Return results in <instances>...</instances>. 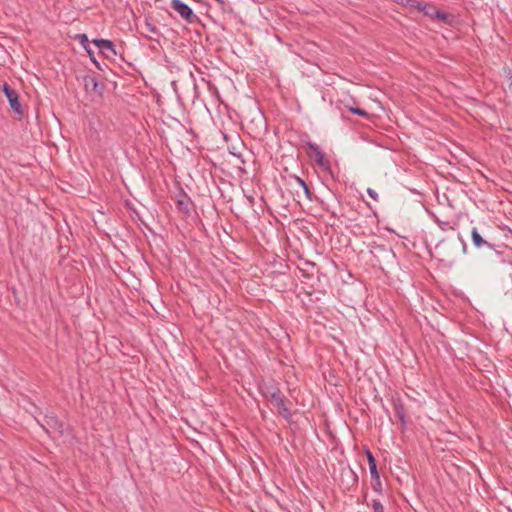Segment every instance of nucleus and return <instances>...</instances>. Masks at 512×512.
<instances>
[{
    "label": "nucleus",
    "mask_w": 512,
    "mask_h": 512,
    "mask_svg": "<svg viewBox=\"0 0 512 512\" xmlns=\"http://www.w3.org/2000/svg\"><path fill=\"white\" fill-rule=\"evenodd\" d=\"M307 147H308V156L310 158H312L315 163L323 170L325 171H328L330 170L331 168V163L330 161L327 159L326 155L324 154V152H322V150L319 148V146L315 143H312V142H308L307 144Z\"/></svg>",
    "instance_id": "obj_1"
},
{
    "label": "nucleus",
    "mask_w": 512,
    "mask_h": 512,
    "mask_svg": "<svg viewBox=\"0 0 512 512\" xmlns=\"http://www.w3.org/2000/svg\"><path fill=\"white\" fill-rule=\"evenodd\" d=\"M2 90L6 96L13 112L16 113L20 117L23 116V110H22V106L20 104L19 96H18L17 92L6 82L3 83Z\"/></svg>",
    "instance_id": "obj_2"
},
{
    "label": "nucleus",
    "mask_w": 512,
    "mask_h": 512,
    "mask_svg": "<svg viewBox=\"0 0 512 512\" xmlns=\"http://www.w3.org/2000/svg\"><path fill=\"white\" fill-rule=\"evenodd\" d=\"M171 8L188 23H193L197 20V16L193 13L192 9L181 0H172Z\"/></svg>",
    "instance_id": "obj_3"
},
{
    "label": "nucleus",
    "mask_w": 512,
    "mask_h": 512,
    "mask_svg": "<svg viewBox=\"0 0 512 512\" xmlns=\"http://www.w3.org/2000/svg\"><path fill=\"white\" fill-rule=\"evenodd\" d=\"M98 53L109 61H115L118 56L114 42L107 39H98Z\"/></svg>",
    "instance_id": "obj_4"
},
{
    "label": "nucleus",
    "mask_w": 512,
    "mask_h": 512,
    "mask_svg": "<svg viewBox=\"0 0 512 512\" xmlns=\"http://www.w3.org/2000/svg\"><path fill=\"white\" fill-rule=\"evenodd\" d=\"M268 401L273 405V407L281 416L284 418H288L290 416V411L286 407L284 398L279 391L271 393V395L268 397Z\"/></svg>",
    "instance_id": "obj_5"
},
{
    "label": "nucleus",
    "mask_w": 512,
    "mask_h": 512,
    "mask_svg": "<svg viewBox=\"0 0 512 512\" xmlns=\"http://www.w3.org/2000/svg\"><path fill=\"white\" fill-rule=\"evenodd\" d=\"M290 185L293 186V184H296L298 186V188L301 190V192L304 194V196L308 199V200H311L312 199V193L308 187V185L305 183V181L303 179H301L300 177L296 176V175H291L290 176V182H289Z\"/></svg>",
    "instance_id": "obj_6"
},
{
    "label": "nucleus",
    "mask_w": 512,
    "mask_h": 512,
    "mask_svg": "<svg viewBox=\"0 0 512 512\" xmlns=\"http://www.w3.org/2000/svg\"><path fill=\"white\" fill-rule=\"evenodd\" d=\"M420 10H423L424 13L431 17H436L441 20H446L447 15L444 12L436 10L435 7L431 5H424L423 7L418 6Z\"/></svg>",
    "instance_id": "obj_7"
},
{
    "label": "nucleus",
    "mask_w": 512,
    "mask_h": 512,
    "mask_svg": "<svg viewBox=\"0 0 512 512\" xmlns=\"http://www.w3.org/2000/svg\"><path fill=\"white\" fill-rule=\"evenodd\" d=\"M176 206L179 211L188 214L190 212L191 201L186 194H183L177 200Z\"/></svg>",
    "instance_id": "obj_8"
},
{
    "label": "nucleus",
    "mask_w": 512,
    "mask_h": 512,
    "mask_svg": "<svg viewBox=\"0 0 512 512\" xmlns=\"http://www.w3.org/2000/svg\"><path fill=\"white\" fill-rule=\"evenodd\" d=\"M45 423L47 426H49L51 429L59 432L60 434L63 433V423L58 420L57 417L51 415L45 417Z\"/></svg>",
    "instance_id": "obj_9"
},
{
    "label": "nucleus",
    "mask_w": 512,
    "mask_h": 512,
    "mask_svg": "<svg viewBox=\"0 0 512 512\" xmlns=\"http://www.w3.org/2000/svg\"><path fill=\"white\" fill-rule=\"evenodd\" d=\"M367 459L369 464V470L372 478L379 480V474L377 470L376 460L370 451H367Z\"/></svg>",
    "instance_id": "obj_10"
},
{
    "label": "nucleus",
    "mask_w": 512,
    "mask_h": 512,
    "mask_svg": "<svg viewBox=\"0 0 512 512\" xmlns=\"http://www.w3.org/2000/svg\"><path fill=\"white\" fill-rule=\"evenodd\" d=\"M84 87L86 92L93 93L96 91V76L89 75L84 77Z\"/></svg>",
    "instance_id": "obj_11"
},
{
    "label": "nucleus",
    "mask_w": 512,
    "mask_h": 512,
    "mask_svg": "<svg viewBox=\"0 0 512 512\" xmlns=\"http://www.w3.org/2000/svg\"><path fill=\"white\" fill-rule=\"evenodd\" d=\"M471 236L473 244L476 247L480 248L482 246H490V244L481 237L476 228H473Z\"/></svg>",
    "instance_id": "obj_12"
},
{
    "label": "nucleus",
    "mask_w": 512,
    "mask_h": 512,
    "mask_svg": "<svg viewBox=\"0 0 512 512\" xmlns=\"http://www.w3.org/2000/svg\"><path fill=\"white\" fill-rule=\"evenodd\" d=\"M144 29L148 33L157 34L156 26L154 24H152L151 22H149L148 20H146L144 23Z\"/></svg>",
    "instance_id": "obj_13"
},
{
    "label": "nucleus",
    "mask_w": 512,
    "mask_h": 512,
    "mask_svg": "<svg viewBox=\"0 0 512 512\" xmlns=\"http://www.w3.org/2000/svg\"><path fill=\"white\" fill-rule=\"evenodd\" d=\"M75 38L79 40L83 48H86L89 45V40L85 34H77Z\"/></svg>",
    "instance_id": "obj_14"
},
{
    "label": "nucleus",
    "mask_w": 512,
    "mask_h": 512,
    "mask_svg": "<svg viewBox=\"0 0 512 512\" xmlns=\"http://www.w3.org/2000/svg\"><path fill=\"white\" fill-rule=\"evenodd\" d=\"M372 508L374 512H384V507L379 500L372 501Z\"/></svg>",
    "instance_id": "obj_15"
},
{
    "label": "nucleus",
    "mask_w": 512,
    "mask_h": 512,
    "mask_svg": "<svg viewBox=\"0 0 512 512\" xmlns=\"http://www.w3.org/2000/svg\"><path fill=\"white\" fill-rule=\"evenodd\" d=\"M349 110L353 113V114H357L359 116H367L368 113L365 111V110H362L360 108H354V107H350Z\"/></svg>",
    "instance_id": "obj_16"
},
{
    "label": "nucleus",
    "mask_w": 512,
    "mask_h": 512,
    "mask_svg": "<svg viewBox=\"0 0 512 512\" xmlns=\"http://www.w3.org/2000/svg\"><path fill=\"white\" fill-rule=\"evenodd\" d=\"M84 49L86 50L87 54L89 55L90 60L96 65V55H95L94 51L89 47V45Z\"/></svg>",
    "instance_id": "obj_17"
},
{
    "label": "nucleus",
    "mask_w": 512,
    "mask_h": 512,
    "mask_svg": "<svg viewBox=\"0 0 512 512\" xmlns=\"http://www.w3.org/2000/svg\"><path fill=\"white\" fill-rule=\"evenodd\" d=\"M367 193H368V195H369L373 200H375V201H377V200H378V194L376 193V191H375V190H373V189H371V188H368V189H367Z\"/></svg>",
    "instance_id": "obj_18"
},
{
    "label": "nucleus",
    "mask_w": 512,
    "mask_h": 512,
    "mask_svg": "<svg viewBox=\"0 0 512 512\" xmlns=\"http://www.w3.org/2000/svg\"><path fill=\"white\" fill-rule=\"evenodd\" d=\"M507 74H508V80H509L508 90L512 93V71L509 70Z\"/></svg>",
    "instance_id": "obj_19"
},
{
    "label": "nucleus",
    "mask_w": 512,
    "mask_h": 512,
    "mask_svg": "<svg viewBox=\"0 0 512 512\" xmlns=\"http://www.w3.org/2000/svg\"><path fill=\"white\" fill-rule=\"evenodd\" d=\"M91 43H92V44H94V45H96V39H93V40L91 41Z\"/></svg>",
    "instance_id": "obj_20"
},
{
    "label": "nucleus",
    "mask_w": 512,
    "mask_h": 512,
    "mask_svg": "<svg viewBox=\"0 0 512 512\" xmlns=\"http://www.w3.org/2000/svg\"><path fill=\"white\" fill-rule=\"evenodd\" d=\"M296 194L298 197H300V191L299 190H296Z\"/></svg>",
    "instance_id": "obj_21"
},
{
    "label": "nucleus",
    "mask_w": 512,
    "mask_h": 512,
    "mask_svg": "<svg viewBox=\"0 0 512 512\" xmlns=\"http://www.w3.org/2000/svg\"><path fill=\"white\" fill-rule=\"evenodd\" d=\"M216 1L219 2V3H223V0H216Z\"/></svg>",
    "instance_id": "obj_22"
}]
</instances>
